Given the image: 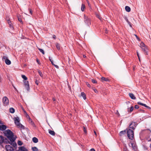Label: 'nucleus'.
Returning <instances> with one entry per match:
<instances>
[{
	"label": "nucleus",
	"mask_w": 151,
	"mask_h": 151,
	"mask_svg": "<svg viewBox=\"0 0 151 151\" xmlns=\"http://www.w3.org/2000/svg\"><path fill=\"white\" fill-rule=\"evenodd\" d=\"M56 46L58 50H60V45L59 43H57L56 45Z\"/></svg>",
	"instance_id": "a878e982"
},
{
	"label": "nucleus",
	"mask_w": 151,
	"mask_h": 151,
	"mask_svg": "<svg viewBox=\"0 0 151 151\" xmlns=\"http://www.w3.org/2000/svg\"><path fill=\"white\" fill-rule=\"evenodd\" d=\"M32 140L33 142L35 143H37L38 141V139L36 137H33L32 139Z\"/></svg>",
	"instance_id": "f3484780"
},
{
	"label": "nucleus",
	"mask_w": 151,
	"mask_h": 151,
	"mask_svg": "<svg viewBox=\"0 0 151 151\" xmlns=\"http://www.w3.org/2000/svg\"><path fill=\"white\" fill-rule=\"evenodd\" d=\"M49 133L52 135L54 136L55 135V132L53 131L50 130L49 131Z\"/></svg>",
	"instance_id": "412c9836"
},
{
	"label": "nucleus",
	"mask_w": 151,
	"mask_h": 151,
	"mask_svg": "<svg viewBox=\"0 0 151 151\" xmlns=\"http://www.w3.org/2000/svg\"><path fill=\"white\" fill-rule=\"evenodd\" d=\"M86 84L88 87L90 88L91 87V86L89 84L88 82H86Z\"/></svg>",
	"instance_id": "e433bc0d"
},
{
	"label": "nucleus",
	"mask_w": 151,
	"mask_h": 151,
	"mask_svg": "<svg viewBox=\"0 0 151 151\" xmlns=\"http://www.w3.org/2000/svg\"><path fill=\"white\" fill-rule=\"evenodd\" d=\"M49 60L51 62H53V60H52V58L51 57H49Z\"/></svg>",
	"instance_id": "58836bf2"
},
{
	"label": "nucleus",
	"mask_w": 151,
	"mask_h": 151,
	"mask_svg": "<svg viewBox=\"0 0 151 151\" xmlns=\"http://www.w3.org/2000/svg\"><path fill=\"white\" fill-rule=\"evenodd\" d=\"M142 51L145 52V54L146 55H147V51H148V49L147 47V46H146L145 47H143V48H142Z\"/></svg>",
	"instance_id": "ddd939ff"
},
{
	"label": "nucleus",
	"mask_w": 151,
	"mask_h": 151,
	"mask_svg": "<svg viewBox=\"0 0 151 151\" xmlns=\"http://www.w3.org/2000/svg\"><path fill=\"white\" fill-rule=\"evenodd\" d=\"M86 1H87V3L88 4V6L89 7H91V4H90V3H89L88 0H86Z\"/></svg>",
	"instance_id": "f704fd0d"
},
{
	"label": "nucleus",
	"mask_w": 151,
	"mask_h": 151,
	"mask_svg": "<svg viewBox=\"0 0 151 151\" xmlns=\"http://www.w3.org/2000/svg\"><path fill=\"white\" fill-rule=\"evenodd\" d=\"M83 131L85 133H87V131H86V129L85 127H83Z\"/></svg>",
	"instance_id": "c9c22d12"
},
{
	"label": "nucleus",
	"mask_w": 151,
	"mask_h": 151,
	"mask_svg": "<svg viewBox=\"0 0 151 151\" xmlns=\"http://www.w3.org/2000/svg\"><path fill=\"white\" fill-rule=\"evenodd\" d=\"M90 151H95V150L94 149L92 148L90 150Z\"/></svg>",
	"instance_id": "09e8293b"
},
{
	"label": "nucleus",
	"mask_w": 151,
	"mask_h": 151,
	"mask_svg": "<svg viewBox=\"0 0 151 151\" xmlns=\"http://www.w3.org/2000/svg\"><path fill=\"white\" fill-rule=\"evenodd\" d=\"M128 24H129V25L130 24H131V23H130V22H128Z\"/></svg>",
	"instance_id": "052dcab7"
},
{
	"label": "nucleus",
	"mask_w": 151,
	"mask_h": 151,
	"mask_svg": "<svg viewBox=\"0 0 151 151\" xmlns=\"http://www.w3.org/2000/svg\"><path fill=\"white\" fill-rule=\"evenodd\" d=\"M124 151H127L126 150H125V149H124Z\"/></svg>",
	"instance_id": "e2e57ef3"
},
{
	"label": "nucleus",
	"mask_w": 151,
	"mask_h": 151,
	"mask_svg": "<svg viewBox=\"0 0 151 151\" xmlns=\"http://www.w3.org/2000/svg\"><path fill=\"white\" fill-rule=\"evenodd\" d=\"M140 47L141 48H143V47H145L146 46H147L145 44L142 42L140 44Z\"/></svg>",
	"instance_id": "b1692460"
},
{
	"label": "nucleus",
	"mask_w": 151,
	"mask_h": 151,
	"mask_svg": "<svg viewBox=\"0 0 151 151\" xmlns=\"http://www.w3.org/2000/svg\"><path fill=\"white\" fill-rule=\"evenodd\" d=\"M5 148L7 151H13V147L9 145H6L5 146Z\"/></svg>",
	"instance_id": "9d476101"
},
{
	"label": "nucleus",
	"mask_w": 151,
	"mask_h": 151,
	"mask_svg": "<svg viewBox=\"0 0 151 151\" xmlns=\"http://www.w3.org/2000/svg\"><path fill=\"white\" fill-rule=\"evenodd\" d=\"M101 80L102 81H109V79L106 78H105L104 77H102L101 78Z\"/></svg>",
	"instance_id": "aec40b11"
},
{
	"label": "nucleus",
	"mask_w": 151,
	"mask_h": 151,
	"mask_svg": "<svg viewBox=\"0 0 151 151\" xmlns=\"http://www.w3.org/2000/svg\"><path fill=\"white\" fill-rule=\"evenodd\" d=\"M51 64H52L53 65H54L55 64L53 62H53H51Z\"/></svg>",
	"instance_id": "864d4df0"
},
{
	"label": "nucleus",
	"mask_w": 151,
	"mask_h": 151,
	"mask_svg": "<svg viewBox=\"0 0 151 151\" xmlns=\"http://www.w3.org/2000/svg\"><path fill=\"white\" fill-rule=\"evenodd\" d=\"M6 126L4 125L3 124L1 125H0V130L1 131H4L6 128ZM4 137L2 136H0V144H2L4 142Z\"/></svg>",
	"instance_id": "20e7f679"
},
{
	"label": "nucleus",
	"mask_w": 151,
	"mask_h": 151,
	"mask_svg": "<svg viewBox=\"0 0 151 151\" xmlns=\"http://www.w3.org/2000/svg\"><path fill=\"white\" fill-rule=\"evenodd\" d=\"M53 37L54 39H55L56 38V36L54 35Z\"/></svg>",
	"instance_id": "3c124183"
},
{
	"label": "nucleus",
	"mask_w": 151,
	"mask_h": 151,
	"mask_svg": "<svg viewBox=\"0 0 151 151\" xmlns=\"http://www.w3.org/2000/svg\"><path fill=\"white\" fill-rule=\"evenodd\" d=\"M144 148L145 149H146V150H147V147H146L145 146H144Z\"/></svg>",
	"instance_id": "13d9d810"
},
{
	"label": "nucleus",
	"mask_w": 151,
	"mask_h": 151,
	"mask_svg": "<svg viewBox=\"0 0 151 151\" xmlns=\"http://www.w3.org/2000/svg\"><path fill=\"white\" fill-rule=\"evenodd\" d=\"M24 85L27 90L28 91L29 89V84L28 81H24Z\"/></svg>",
	"instance_id": "9b49d317"
},
{
	"label": "nucleus",
	"mask_w": 151,
	"mask_h": 151,
	"mask_svg": "<svg viewBox=\"0 0 151 151\" xmlns=\"http://www.w3.org/2000/svg\"><path fill=\"white\" fill-rule=\"evenodd\" d=\"M81 96H82L83 97V99L84 100H85L86 99V96L84 92H81Z\"/></svg>",
	"instance_id": "6ab92c4d"
},
{
	"label": "nucleus",
	"mask_w": 151,
	"mask_h": 151,
	"mask_svg": "<svg viewBox=\"0 0 151 151\" xmlns=\"http://www.w3.org/2000/svg\"><path fill=\"white\" fill-rule=\"evenodd\" d=\"M32 150L33 151H37L38 150V149L36 147H32Z\"/></svg>",
	"instance_id": "393cba45"
},
{
	"label": "nucleus",
	"mask_w": 151,
	"mask_h": 151,
	"mask_svg": "<svg viewBox=\"0 0 151 151\" xmlns=\"http://www.w3.org/2000/svg\"><path fill=\"white\" fill-rule=\"evenodd\" d=\"M94 133H95V134L96 135V132H95V131H94Z\"/></svg>",
	"instance_id": "0e129e2a"
},
{
	"label": "nucleus",
	"mask_w": 151,
	"mask_h": 151,
	"mask_svg": "<svg viewBox=\"0 0 151 151\" xmlns=\"http://www.w3.org/2000/svg\"><path fill=\"white\" fill-rule=\"evenodd\" d=\"M2 60H4L6 63L8 65H9L11 64L10 60L8 59L7 56H3L2 58Z\"/></svg>",
	"instance_id": "6e6552de"
},
{
	"label": "nucleus",
	"mask_w": 151,
	"mask_h": 151,
	"mask_svg": "<svg viewBox=\"0 0 151 151\" xmlns=\"http://www.w3.org/2000/svg\"><path fill=\"white\" fill-rule=\"evenodd\" d=\"M147 141L148 142L151 141V138H147Z\"/></svg>",
	"instance_id": "c03bdc74"
},
{
	"label": "nucleus",
	"mask_w": 151,
	"mask_h": 151,
	"mask_svg": "<svg viewBox=\"0 0 151 151\" xmlns=\"http://www.w3.org/2000/svg\"><path fill=\"white\" fill-rule=\"evenodd\" d=\"M126 17H125V19L126 20H126H127V19H126Z\"/></svg>",
	"instance_id": "338daca9"
},
{
	"label": "nucleus",
	"mask_w": 151,
	"mask_h": 151,
	"mask_svg": "<svg viewBox=\"0 0 151 151\" xmlns=\"http://www.w3.org/2000/svg\"><path fill=\"white\" fill-rule=\"evenodd\" d=\"M39 74L40 76L41 77H42L43 76V74L42 73V72L40 70L38 71Z\"/></svg>",
	"instance_id": "2f4dec72"
},
{
	"label": "nucleus",
	"mask_w": 151,
	"mask_h": 151,
	"mask_svg": "<svg viewBox=\"0 0 151 151\" xmlns=\"http://www.w3.org/2000/svg\"><path fill=\"white\" fill-rule=\"evenodd\" d=\"M127 132L128 137L131 140H132L134 138V130L130 129H127Z\"/></svg>",
	"instance_id": "f03ea898"
},
{
	"label": "nucleus",
	"mask_w": 151,
	"mask_h": 151,
	"mask_svg": "<svg viewBox=\"0 0 151 151\" xmlns=\"http://www.w3.org/2000/svg\"><path fill=\"white\" fill-rule=\"evenodd\" d=\"M145 107H146L147 109H151V108L150 107L147 106V105H146V106H145Z\"/></svg>",
	"instance_id": "79ce46f5"
},
{
	"label": "nucleus",
	"mask_w": 151,
	"mask_h": 151,
	"mask_svg": "<svg viewBox=\"0 0 151 151\" xmlns=\"http://www.w3.org/2000/svg\"><path fill=\"white\" fill-rule=\"evenodd\" d=\"M18 20L20 22H22V19H21V18H18Z\"/></svg>",
	"instance_id": "49530a36"
},
{
	"label": "nucleus",
	"mask_w": 151,
	"mask_h": 151,
	"mask_svg": "<svg viewBox=\"0 0 151 151\" xmlns=\"http://www.w3.org/2000/svg\"><path fill=\"white\" fill-rule=\"evenodd\" d=\"M129 95L132 99L134 100L136 99V97L132 93H129Z\"/></svg>",
	"instance_id": "4468645a"
},
{
	"label": "nucleus",
	"mask_w": 151,
	"mask_h": 151,
	"mask_svg": "<svg viewBox=\"0 0 151 151\" xmlns=\"http://www.w3.org/2000/svg\"><path fill=\"white\" fill-rule=\"evenodd\" d=\"M54 66L57 68H59V66L58 65H55Z\"/></svg>",
	"instance_id": "de8ad7c7"
},
{
	"label": "nucleus",
	"mask_w": 151,
	"mask_h": 151,
	"mask_svg": "<svg viewBox=\"0 0 151 151\" xmlns=\"http://www.w3.org/2000/svg\"><path fill=\"white\" fill-rule=\"evenodd\" d=\"M35 83L36 85H38V82L37 80H36L35 81Z\"/></svg>",
	"instance_id": "a18cd8bd"
},
{
	"label": "nucleus",
	"mask_w": 151,
	"mask_h": 151,
	"mask_svg": "<svg viewBox=\"0 0 151 151\" xmlns=\"http://www.w3.org/2000/svg\"><path fill=\"white\" fill-rule=\"evenodd\" d=\"M83 58H86V55H83Z\"/></svg>",
	"instance_id": "bf43d9fd"
},
{
	"label": "nucleus",
	"mask_w": 151,
	"mask_h": 151,
	"mask_svg": "<svg viewBox=\"0 0 151 151\" xmlns=\"http://www.w3.org/2000/svg\"><path fill=\"white\" fill-rule=\"evenodd\" d=\"M126 19H127V20H126V21H127V22H129V21H128V19L127 18V17H126Z\"/></svg>",
	"instance_id": "4d7b16f0"
},
{
	"label": "nucleus",
	"mask_w": 151,
	"mask_h": 151,
	"mask_svg": "<svg viewBox=\"0 0 151 151\" xmlns=\"http://www.w3.org/2000/svg\"><path fill=\"white\" fill-rule=\"evenodd\" d=\"M127 132V129L124 130V131H121L119 133V135L121 136H122L123 135L125 134Z\"/></svg>",
	"instance_id": "2eb2a0df"
},
{
	"label": "nucleus",
	"mask_w": 151,
	"mask_h": 151,
	"mask_svg": "<svg viewBox=\"0 0 151 151\" xmlns=\"http://www.w3.org/2000/svg\"><path fill=\"white\" fill-rule=\"evenodd\" d=\"M39 50L42 53V54L43 55L45 54V52L42 49L40 48H38Z\"/></svg>",
	"instance_id": "c85d7f7f"
},
{
	"label": "nucleus",
	"mask_w": 151,
	"mask_h": 151,
	"mask_svg": "<svg viewBox=\"0 0 151 151\" xmlns=\"http://www.w3.org/2000/svg\"><path fill=\"white\" fill-rule=\"evenodd\" d=\"M137 124L136 122H132L129 125V129H132V130H134L135 129Z\"/></svg>",
	"instance_id": "39448f33"
},
{
	"label": "nucleus",
	"mask_w": 151,
	"mask_h": 151,
	"mask_svg": "<svg viewBox=\"0 0 151 151\" xmlns=\"http://www.w3.org/2000/svg\"><path fill=\"white\" fill-rule=\"evenodd\" d=\"M29 13H30V14H31V15H32V10L30 9V8H29Z\"/></svg>",
	"instance_id": "72a5a7b5"
},
{
	"label": "nucleus",
	"mask_w": 151,
	"mask_h": 151,
	"mask_svg": "<svg viewBox=\"0 0 151 151\" xmlns=\"http://www.w3.org/2000/svg\"><path fill=\"white\" fill-rule=\"evenodd\" d=\"M129 26L130 27H132V25H131V24H129Z\"/></svg>",
	"instance_id": "680f3d73"
},
{
	"label": "nucleus",
	"mask_w": 151,
	"mask_h": 151,
	"mask_svg": "<svg viewBox=\"0 0 151 151\" xmlns=\"http://www.w3.org/2000/svg\"><path fill=\"white\" fill-rule=\"evenodd\" d=\"M84 21L86 24L88 25L91 24V21L90 19L87 16H86L85 14L84 15Z\"/></svg>",
	"instance_id": "423d86ee"
},
{
	"label": "nucleus",
	"mask_w": 151,
	"mask_h": 151,
	"mask_svg": "<svg viewBox=\"0 0 151 151\" xmlns=\"http://www.w3.org/2000/svg\"><path fill=\"white\" fill-rule=\"evenodd\" d=\"M137 104L138 105L142 106L143 103H141V102H137Z\"/></svg>",
	"instance_id": "a19ab883"
},
{
	"label": "nucleus",
	"mask_w": 151,
	"mask_h": 151,
	"mask_svg": "<svg viewBox=\"0 0 151 151\" xmlns=\"http://www.w3.org/2000/svg\"><path fill=\"white\" fill-rule=\"evenodd\" d=\"M143 132H147L149 131V130L148 129H145L142 131Z\"/></svg>",
	"instance_id": "4c0bfd02"
},
{
	"label": "nucleus",
	"mask_w": 151,
	"mask_h": 151,
	"mask_svg": "<svg viewBox=\"0 0 151 151\" xmlns=\"http://www.w3.org/2000/svg\"><path fill=\"white\" fill-rule=\"evenodd\" d=\"M5 141H4V143H6V144H8V143H10V142L9 140L6 139V138H5Z\"/></svg>",
	"instance_id": "cd10ccee"
},
{
	"label": "nucleus",
	"mask_w": 151,
	"mask_h": 151,
	"mask_svg": "<svg viewBox=\"0 0 151 151\" xmlns=\"http://www.w3.org/2000/svg\"><path fill=\"white\" fill-rule=\"evenodd\" d=\"M15 140H14L13 141H10V144L11 145H12L14 147L16 148L17 147V145L15 142Z\"/></svg>",
	"instance_id": "f8f14e48"
},
{
	"label": "nucleus",
	"mask_w": 151,
	"mask_h": 151,
	"mask_svg": "<svg viewBox=\"0 0 151 151\" xmlns=\"http://www.w3.org/2000/svg\"><path fill=\"white\" fill-rule=\"evenodd\" d=\"M125 9L126 11L128 12H130L131 11V9L130 7L128 6H125Z\"/></svg>",
	"instance_id": "a211bd4d"
},
{
	"label": "nucleus",
	"mask_w": 151,
	"mask_h": 151,
	"mask_svg": "<svg viewBox=\"0 0 151 151\" xmlns=\"http://www.w3.org/2000/svg\"><path fill=\"white\" fill-rule=\"evenodd\" d=\"M52 100L54 101H55V99L54 98H53Z\"/></svg>",
	"instance_id": "6e6d98bb"
},
{
	"label": "nucleus",
	"mask_w": 151,
	"mask_h": 151,
	"mask_svg": "<svg viewBox=\"0 0 151 151\" xmlns=\"http://www.w3.org/2000/svg\"><path fill=\"white\" fill-rule=\"evenodd\" d=\"M18 144L19 145L21 146L22 145L23 143L21 141H19L18 142Z\"/></svg>",
	"instance_id": "7c9ffc66"
},
{
	"label": "nucleus",
	"mask_w": 151,
	"mask_h": 151,
	"mask_svg": "<svg viewBox=\"0 0 151 151\" xmlns=\"http://www.w3.org/2000/svg\"><path fill=\"white\" fill-rule=\"evenodd\" d=\"M92 82L93 83H97V81L94 79H92Z\"/></svg>",
	"instance_id": "473e14b6"
},
{
	"label": "nucleus",
	"mask_w": 151,
	"mask_h": 151,
	"mask_svg": "<svg viewBox=\"0 0 151 151\" xmlns=\"http://www.w3.org/2000/svg\"><path fill=\"white\" fill-rule=\"evenodd\" d=\"M6 20L9 24L10 29L11 30H14V27L12 22L10 20V19H6Z\"/></svg>",
	"instance_id": "0eeeda50"
},
{
	"label": "nucleus",
	"mask_w": 151,
	"mask_h": 151,
	"mask_svg": "<svg viewBox=\"0 0 151 151\" xmlns=\"http://www.w3.org/2000/svg\"><path fill=\"white\" fill-rule=\"evenodd\" d=\"M145 107H146L147 109H151V108L150 107L147 106V105H146V106H145Z\"/></svg>",
	"instance_id": "37998d69"
},
{
	"label": "nucleus",
	"mask_w": 151,
	"mask_h": 151,
	"mask_svg": "<svg viewBox=\"0 0 151 151\" xmlns=\"http://www.w3.org/2000/svg\"><path fill=\"white\" fill-rule=\"evenodd\" d=\"M37 62H38V60H37Z\"/></svg>",
	"instance_id": "774afa93"
},
{
	"label": "nucleus",
	"mask_w": 151,
	"mask_h": 151,
	"mask_svg": "<svg viewBox=\"0 0 151 151\" xmlns=\"http://www.w3.org/2000/svg\"><path fill=\"white\" fill-rule=\"evenodd\" d=\"M3 102L4 106H6L9 103L8 98L6 96L4 97L3 98Z\"/></svg>",
	"instance_id": "1a4fd4ad"
},
{
	"label": "nucleus",
	"mask_w": 151,
	"mask_h": 151,
	"mask_svg": "<svg viewBox=\"0 0 151 151\" xmlns=\"http://www.w3.org/2000/svg\"><path fill=\"white\" fill-rule=\"evenodd\" d=\"M133 109H134V107L133 106H131L130 107V109L129 111V112H132L133 111ZM128 111H129L128 110Z\"/></svg>",
	"instance_id": "c756f323"
},
{
	"label": "nucleus",
	"mask_w": 151,
	"mask_h": 151,
	"mask_svg": "<svg viewBox=\"0 0 151 151\" xmlns=\"http://www.w3.org/2000/svg\"><path fill=\"white\" fill-rule=\"evenodd\" d=\"M137 56H138V57L139 58V54H138V52H137Z\"/></svg>",
	"instance_id": "5fc2aeb1"
},
{
	"label": "nucleus",
	"mask_w": 151,
	"mask_h": 151,
	"mask_svg": "<svg viewBox=\"0 0 151 151\" xmlns=\"http://www.w3.org/2000/svg\"><path fill=\"white\" fill-rule=\"evenodd\" d=\"M14 123L19 128H20L21 129H24V126L19 122V118L18 117H17L14 118Z\"/></svg>",
	"instance_id": "7ed1b4c3"
},
{
	"label": "nucleus",
	"mask_w": 151,
	"mask_h": 151,
	"mask_svg": "<svg viewBox=\"0 0 151 151\" xmlns=\"http://www.w3.org/2000/svg\"><path fill=\"white\" fill-rule=\"evenodd\" d=\"M96 17H98V18L99 19H100V17H99V15H96Z\"/></svg>",
	"instance_id": "603ef678"
},
{
	"label": "nucleus",
	"mask_w": 151,
	"mask_h": 151,
	"mask_svg": "<svg viewBox=\"0 0 151 151\" xmlns=\"http://www.w3.org/2000/svg\"><path fill=\"white\" fill-rule=\"evenodd\" d=\"M22 77L25 81L27 80V77L24 75H22Z\"/></svg>",
	"instance_id": "bb28decb"
},
{
	"label": "nucleus",
	"mask_w": 151,
	"mask_h": 151,
	"mask_svg": "<svg viewBox=\"0 0 151 151\" xmlns=\"http://www.w3.org/2000/svg\"><path fill=\"white\" fill-rule=\"evenodd\" d=\"M15 110L13 108H11L9 109V112L12 113H13L14 112Z\"/></svg>",
	"instance_id": "5701e85b"
},
{
	"label": "nucleus",
	"mask_w": 151,
	"mask_h": 151,
	"mask_svg": "<svg viewBox=\"0 0 151 151\" xmlns=\"http://www.w3.org/2000/svg\"><path fill=\"white\" fill-rule=\"evenodd\" d=\"M131 145L132 148L134 150V151H137V148L135 144L132 143H131Z\"/></svg>",
	"instance_id": "dca6fc26"
},
{
	"label": "nucleus",
	"mask_w": 151,
	"mask_h": 151,
	"mask_svg": "<svg viewBox=\"0 0 151 151\" xmlns=\"http://www.w3.org/2000/svg\"><path fill=\"white\" fill-rule=\"evenodd\" d=\"M85 8V5L82 4L81 7V10L83 12L84 10V9Z\"/></svg>",
	"instance_id": "4be33fe9"
},
{
	"label": "nucleus",
	"mask_w": 151,
	"mask_h": 151,
	"mask_svg": "<svg viewBox=\"0 0 151 151\" xmlns=\"http://www.w3.org/2000/svg\"><path fill=\"white\" fill-rule=\"evenodd\" d=\"M4 131V135L6 136L10 141H13L15 140V138L14 137V135L13 132L10 130L8 129Z\"/></svg>",
	"instance_id": "f257e3e1"
},
{
	"label": "nucleus",
	"mask_w": 151,
	"mask_h": 151,
	"mask_svg": "<svg viewBox=\"0 0 151 151\" xmlns=\"http://www.w3.org/2000/svg\"><path fill=\"white\" fill-rule=\"evenodd\" d=\"M126 17H125V19L126 20H126H127V19H126Z\"/></svg>",
	"instance_id": "69168bd1"
},
{
	"label": "nucleus",
	"mask_w": 151,
	"mask_h": 151,
	"mask_svg": "<svg viewBox=\"0 0 151 151\" xmlns=\"http://www.w3.org/2000/svg\"><path fill=\"white\" fill-rule=\"evenodd\" d=\"M139 107L137 105H135L134 106V108L136 109H138L139 108Z\"/></svg>",
	"instance_id": "ea45409f"
},
{
	"label": "nucleus",
	"mask_w": 151,
	"mask_h": 151,
	"mask_svg": "<svg viewBox=\"0 0 151 151\" xmlns=\"http://www.w3.org/2000/svg\"><path fill=\"white\" fill-rule=\"evenodd\" d=\"M146 106V104H143L142 106L145 107V106Z\"/></svg>",
	"instance_id": "8fccbe9b"
}]
</instances>
